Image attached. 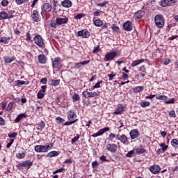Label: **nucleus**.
Instances as JSON below:
<instances>
[{"label":"nucleus","mask_w":178,"mask_h":178,"mask_svg":"<svg viewBox=\"0 0 178 178\" xmlns=\"http://www.w3.org/2000/svg\"><path fill=\"white\" fill-rule=\"evenodd\" d=\"M154 23L158 29H163V26H165V17H163V15L162 14L156 15L154 17Z\"/></svg>","instance_id":"nucleus-1"},{"label":"nucleus","mask_w":178,"mask_h":178,"mask_svg":"<svg viewBox=\"0 0 178 178\" xmlns=\"http://www.w3.org/2000/svg\"><path fill=\"white\" fill-rule=\"evenodd\" d=\"M31 166H33V161H31V160H26L25 161H23L22 163H18L16 165L19 170H23V169L24 168L29 170V169H30Z\"/></svg>","instance_id":"nucleus-2"},{"label":"nucleus","mask_w":178,"mask_h":178,"mask_svg":"<svg viewBox=\"0 0 178 178\" xmlns=\"http://www.w3.org/2000/svg\"><path fill=\"white\" fill-rule=\"evenodd\" d=\"M54 146V144H51V146L49 145H36L35 146V152L38 153H42V152H48L49 149H51V147Z\"/></svg>","instance_id":"nucleus-3"},{"label":"nucleus","mask_w":178,"mask_h":178,"mask_svg":"<svg viewBox=\"0 0 178 178\" xmlns=\"http://www.w3.org/2000/svg\"><path fill=\"white\" fill-rule=\"evenodd\" d=\"M33 40L35 44L38 45V47H39L40 48H45V43L44 42V39L40 35H35Z\"/></svg>","instance_id":"nucleus-4"},{"label":"nucleus","mask_w":178,"mask_h":178,"mask_svg":"<svg viewBox=\"0 0 178 178\" xmlns=\"http://www.w3.org/2000/svg\"><path fill=\"white\" fill-rule=\"evenodd\" d=\"M116 56H118V53H116V51H111L105 55L104 60L105 62H109L111 60H113Z\"/></svg>","instance_id":"nucleus-5"},{"label":"nucleus","mask_w":178,"mask_h":178,"mask_svg":"<svg viewBox=\"0 0 178 178\" xmlns=\"http://www.w3.org/2000/svg\"><path fill=\"white\" fill-rule=\"evenodd\" d=\"M175 3H177V1H176V0L161 1V6H162L163 8H166V6H173V5H175Z\"/></svg>","instance_id":"nucleus-6"},{"label":"nucleus","mask_w":178,"mask_h":178,"mask_svg":"<svg viewBox=\"0 0 178 178\" xmlns=\"http://www.w3.org/2000/svg\"><path fill=\"white\" fill-rule=\"evenodd\" d=\"M56 22H57L58 26H63V24H67L69 18L66 16H63V17H57L56 18Z\"/></svg>","instance_id":"nucleus-7"},{"label":"nucleus","mask_w":178,"mask_h":178,"mask_svg":"<svg viewBox=\"0 0 178 178\" xmlns=\"http://www.w3.org/2000/svg\"><path fill=\"white\" fill-rule=\"evenodd\" d=\"M31 17L33 19V22L38 23V22H41V16L40 15V13L37 10H34L32 12Z\"/></svg>","instance_id":"nucleus-8"},{"label":"nucleus","mask_w":178,"mask_h":178,"mask_svg":"<svg viewBox=\"0 0 178 178\" xmlns=\"http://www.w3.org/2000/svg\"><path fill=\"white\" fill-rule=\"evenodd\" d=\"M106 150L109 151L112 154H115L118 151V145L115 143L108 144L106 146Z\"/></svg>","instance_id":"nucleus-9"},{"label":"nucleus","mask_w":178,"mask_h":178,"mask_svg":"<svg viewBox=\"0 0 178 178\" xmlns=\"http://www.w3.org/2000/svg\"><path fill=\"white\" fill-rule=\"evenodd\" d=\"M90 60L81 61L79 63H74V69H81L83 66L88 65L90 63Z\"/></svg>","instance_id":"nucleus-10"},{"label":"nucleus","mask_w":178,"mask_h":178,"mask_svg":"<svg viewBox=\"0 0 178 178\" xmlns=\"http://www.w3.org/2000/svg\"><path fill=\"white\" fill-rule=\"evenodd\" d=\"M77 34L78 37H83V38H89L90 37V32L87 29L79 31Z\"/></svg>","instance_id":"nucleus-11"},{"label":"nucleus","mask_w":178,"mask_h":178,"mask_svg":"<svg viewBox=\"0 0 178 178\" xmlns=\"http://www.w3.org/2000/svg\"><path fill=\"white\" fill-rule=\"evenodd\" d=\"M129 136L131 137V140H136V138H138L140 137V132L138 129H132L129 132Z\"/></svg>","instance_id":"nucleus-12"},{"label":"nucleus","mask_w":178,"mask_h":178,"mask_svg":"<svg viewBox=\"0 0 178 178\" xmlns=\"http://www.w3.org/2000/svg\"><path fill=\"white\" fill-rule=\"evenodd\" d=\"M42 90H39L37 94V97L38 99H42L44 97H45V91H47V86H42L41 87Z\"/></svg>","instance_id":"nucleus-13"},{"label":"nucleus","mask_w":178,"mask_h":178,"mask_svg":"<svg viewBox=\"0 0 178 178\" xmlns=\"http://www.w3.org/2000/svg\"><path fill=\"white\" fill-rule=\"evenodd\" d=\"M122 27L125 31H131V30H133V25L130 21H127L124 22Z\"/></svg>","instance_id":"nucleus-14"},{"label":"nucleus","mask_w":178,"mask_h":178,"mask_svg":"<svg viewBox=\"0 0 178 178\" xmlns=\"http://www.w3.org/2000/svg\"><path fill=\"white\" fill-rule=\"evenodd\" d=\"M38 60L41 65H45L48 60V58L44 54H39L38 56Z\"/></svg>","instance_id":"nucleus-15"},{"label":"nucleus","mask_w":178,"mask_h":178,"mask_svg":"<svg viewBox=\"0 0 178 178\" xmlns=\"http://www.w3.org/2000/svg\"><path fill=\"white\" fill-rule=\"evenodd\" d=\"M6 19H13V16H9L6 11L0 12V20H6Z\"/></svg>","instance_id":"nucleus-16"},{"label":"nucleus","mask_w":178,"mask_h":178,"mask_svg":"<svg viewBox=\"0 0 178 178\" xmlns=\"http://www.w3.org/2000/svg\"><path fill=\"white\" fill-rule=\"evenodd\" d=\"M42 10H44V12L49 13L52 10V6H51V4H49V3H45L42 7Z\"/></svg>","instance_id":"nucleus-17"},{"label":"nucleus","mask_w":178,"mask_h":178,"mask_svg":"<svg viewBox=\"0 0 178 178\" xmlns=\"http://www.w3.org/2000/svg\"><path fill=\"white\" fill-rule=\"evenodd\" d=\"M124 111H126V106H124L123 104H121L117 108V111H115L113 113L114 115H122V113H123Z\"/></svg>","instance_id":"nucleus-18"},{"label":"nucleus","mask_w":178,"mask_h":178,"mask_svg":"<svg viewBox=\"0 0 178 178\" xmlns=\"http://www.w3.org/2000/svg\"><path fill=\"white\" fill-rule=\"evenodd\" d=\"M52 66L55 69H58V67L60 66V57H56L54 58V60L52 61Z\"/></svg>","instance_id":"nucleus-19"},{"label":"nucleus","mask_w":178,"mask_h":178,"mask_svg":"<svg viewBox=\"0 0 178 178\" xmlns=\"http://www.w3.org/2000/svg\"><path fill=\"white\" fill-rule=\"evenodd\" d=\"M72 5L73 3H72V1L70 0H64L61 2V6H63V8H72Z\"/></svg>","instance_id":"nucleus-20"},{"label":"nucleus","mask_w":178,"mask_h":178,"mask_svg":"<svg viewBox=\"0 0 178 178\" xmlns=\"http://www.w3.org/2000/svg\"><path fill=\"white\" fill-rule=\"evenodd\" d=\"M149 170L153 175H156V173L161 172V167L159 165H152L149 168Z\"/></svg>","instance_id":"nucleus-21"},{"label":"nucleus","mask_w":178,"mask_h":178,"mask_svg":"<svg viewBox=\"0 0 178 178\" xmlns=\"http://www.w3.org/2000/svg\"><path fill=\"white\" fill-rule=\"evenodd\" d=\"M144 15H145V12L144 10H138L134 15V19H143L144 17Z\"/></svg>","instance_id":"nucleus-22"},{"label":"nucleus","mask_w":178,"mask_h":178,"mask_svg":"<svg viewBox=\"0 0 178 178\" xmlns=\"http://www.w3.org/2000/svg\"><path fill=\"white\" fill-rule=\"evenodd\" d=\"M143 62H145V60L143 58L140 60H136L132 62V63L131 64V67H136V66H138V65L143 63Z\"/></svg>","instance_id":"nucleus-23"},{"label":"nucleus","mask_w":178,"mask_h":178,"mask_svg":"<svg viewBox=\"0 0 178 178\" xmlns=\"http://www.w3.org/2000/svg\"><path fill=\"white\" fill-rule=\"evenodd\" d=\"M27 118V114L26 113H21V114H19L17 118H15V123H19V122H20V120H22V119L23 118Z\"/></svg>","instance_id":"nucleus-24"},{"label":"nucleus","mask_w":178,"mask_h":178,"mask_svg":"<svg viewBox=\"0 0 178 178\" xmlns=\"http://www.w3.org/2000/svg\"><path fill=\"white\" fill-rule=\"evenodd\" d=\"M136 152L138 155H141V154H148V151L144 149L143 146H140V148H136Z\"/></svg>","instance_id":"nucleus-25"},{"label":"nucleus","mask_w":178,"mask_h":178,"mask_svg":"<svg viewBox=\"0 0 178 178\" xmlns=\"http://www.w3.org/2000/svg\"><path fill=\"white\" fill-rule=\"evenodd\" d=\"M120 141L124 144V145H127V143L129 142V139L127 138V136L124 134H122L120 136Z\"/></svg>","instance_id":"nucleus-26"},{"label":"nucleus","mask_w":178,"mask_h":178,"mask_svg":"<svg viewBox=\"0 0 178 178\" xmlns=\"http://www.w3.org/2000/svg\"><path fill=\"white\" fill-rule=\"evenodd\" d=\"M36 129L37 130H39L40 131H42V129L44 127H45V122L44 121H41L40 123L36 124Z\"/></svg>","instance_id":"nucleus-27"},{"label":"nucleus","mask_w":178,"mask_h":178,"mask_svg":"<svg viewBox=\"0 0 178 178\" xmlns=\"http://www.w3.org/2000/svg\"><path fill=\"white\" fill-rule=\"evenodd\" d=\"M4 60H5L6 63H12V62H13V60H16V57H15V56L9 57V56H6L4 57Z\"/></svg>","instance_id":"nucleus-28"},{"label":"nucleus","mask_w":178,"mask_h":178,"mask_svg":"<svg viewBox=\"0 0 178 178\" xmlns=\"http://www.w3.org/2000/svg\"><path fill=\"white\" fill-rule=\"evenodd\" d=\"M60 83V80L59 79H56V80L51 79V81H49V85L53 86L54 87H56V86H59Z\"/></svg>","instance_id":"nucleus-29"},{"label":"nucleus","mask_w":178,"mask_h":178,"mask_svg":"<svg viewBox=\"0 0 178 178\" xmlns=\"http://www.w3.org/2000/svg\"><path fill=\"white\" fill-rule=\"evenodd\" d=\"M93 23L96 27H102V25H104V21L101 19H95Z\"/></svg>","instance_id":"nucleus-30"},{"label":"nucleus","mask_w":178,"mask_h":178,"mask_svg":"<svg viewBox=\"0 0 178 178\" xmlns=\"http://www.w3.org/2000/svg\"><path fill=\"white\" fill-rule=\"evenodd\" d=\"M134 92H141V91H144V86H136L132 88Z\"/></svg>","instance_id":"nucleus-31"},{"label":"nucleus","mask_w":178,"mask_h":178,"mask_svg":"<svg viewBox=\"0 0 178 178\" xmlns=\"http://www.w3.org/2000/svg\"><path fill=\"white\" fill-rule=\"evenodd\" d=\"M58 155H59V152L51 151L48 153L47 156H49V158H54V156H58Z\"/></svg>","instance_id":"nucleus-32"},{"label":"nucleus","mask_w":178,"mask_h":178,"mask_svg":"<svg viewBox=\"0 0 178 178\" xmlns=\"http://www.w3.org/2000/svg\"><path fill=\"white\" fill-rule=\"evenodd\" d=\"M75 116H77V115H76V112L74 111L70 110L68 112L67 118H68L69 120H70V119H73V118H74Z\"/></svg>","instance_id":"nucleus-33"},{"label":"nucleus","mask_w":178,"mask_h":178,"mask_svg":"<svg viewBox=\"0 0 178 178\" xmlns=\"http://www.w3.org/2000/svg\"><path fill=\"white\" fill-rule=\"evenodd\" d=\"M16 158H17V159H24V158H26V153L25 152H22V153H17L15 154Z\"/></svg>","instance_id":"nucleus-34"},{"label":"nucleus","mask_w":178,"mask_h":178,"mask_svg":"<svg viewBox=\"0 0 178 178\" xmlns=\"http://www.w3.org/2000/svg\"><path fill=\"white\" fill-rule=\"evenodd\" d=\"M156 99L159 101H166L168 99V96L165 95H156Z\"/></svg>","instance_id":"nucleus-35"},{"label":"nucleus","mask_w":178,"mask_h":178,"mask_svg":"<svg viewBox=\"0 0 178 178\" xmlns=\"http://www.w3.org/2000/svg\"><path fill=\"white\" fill-rule=\"evenodd\" d=\"M142 108H147V106H149L151 103L149 102H141L140 104Z\"/></svg>","instance_id":"nucleus-36"},{"label":"nucleus","mask_w":178,"mask_h":178,"mask_svg":"<svg viewBox=\"0 0 178 178\" xmlns=\"http://www.w3.org/2000/svg\"><path fill=\"white\" fill-rule=\"evenodd\" d=\"M82 95L85 97V98H90V95H91V92L88 91V90H85L83 92Z\"/></svg>","instance_id":"nucleus-37"},{"label":"nucleus","mask_w":178,"mask_h":178,"mask_svg":"<svg viewBox=\"0 0 178 178\" xmlns=\"http://www.w3.org/2000/svg\"><path fill=\"white\" fill-rule=\"evenodd\" d=\"M85 16L86 14L84 13H79L74 17V19H76V20H79L80 19H83V17H84Z\"/></svg>","instance_id":"nucleus-38"},{"label":"nucleus","mask_w":178,"mask_h":178,"mask_svg":"<svg viewBox=\"0 0 178 178\" xmlns=\"http://www.w3.org/2000/svg\"><path fill=\"white\" fill-rule=\"evenodd\" d=\"M111 29H112L113 31H115V33H119V31L120 30L119 26H118V25H116V24H113L111 26Z\"/></svg>","instance_id":"nucleus-39"},{"label":"nucleus","mask_w":178,"mask_h":178,"mask_svg":"<svg viewBox=\"0 0 178 178\" xmlns=\"http://www.w3.org/2000/svg\"><path fill=\"white\" fill-rule=\"evenodd\" d=\"M101 94V92H90V98H94V97H98Z\"/></svg>","instance_id":"nucleus-40"},{"label":"nucleus","mask_w":178,"mask_h":178,"mask_svg":"<svg viewBox=\"0 0 178 178\" xmlns=\"http://www.w3.org/2000/svg\"><path fill=\"white\" fill-rule=\"evenodd\" d=\"M102 134H104V133L102 132V129H100L98 131L97 133L92 134L91 137H99V136H102Z\"/></svg>","instance_id":"nucleus-41"},{"label":"nucleus","mask_w":178,"mask_h":178,"mask_svg":"<svg viewBox=\"0 0 178 178\" xmlns=\"http://www.w3.org/2000/svg\"><path fill=\"white\" fill-rule=\"evenodd\" d=\"M171 145H172V147H174V148H177V147H178V140H177V139H173L171 141Z\"/></svg>","instance_id":"nucleus-42"},{"label":"nucleus","mask_w":178,"mask_h":178,"mask_svg":"<svg viewBox=\"0 0 178 178\" xmlns=\"http://www.w3.org/2000/svg\"><path fill=\"white\" fill-rule=\"evenodd\" d=\"M50 3H53L54 10H56V7L58 6V1H56V0H50Z\"/></svg>","instance_id":"nucleus-43"},{"label":"nucleus","mask_w":178,"mask_h":178,"mask_svg":"<svg viewBox=\"0 0 178 178\" xmlns=\"http://www.w3.org/2000/svg\"><path fill=\"white\" fill-rule=\"evenodd\" d=\"M72 99L73 101H80V95L77 93H74V95L72 96Z\"/></svg>","instance_id":"nucleus-44"},{"label":"nucleus","mask_w":178,"mask_h":178,"mask_svg":"<svg viewBox=\"0 0 178 178\" xmlns=\"http://www.w3.org/2000/svg\"><path fill=\"white\" fill-rule=\"evenodd\" d=\"M0 43L9 44V41H7L6 37H0Z\"/></svg>","instance_id":"nucleus-45"},{"label":"nucleus","mask_w":178,"mask_h":178,"mask_svg":"<svg viewBox=\"0 0 178 178\" xmlns=\"http://www.w3.org/2000/svg\"><path fill=\"white\" fill-rule=\"evenodd\" d=\"M79 119H76L75 120L73 121H70V122H66L63 124L64 126H70V124H73L74 123H76Z\"/></svg>","instance_id":"nucleus-46"},{"label":"nucleus","mask_w":178,"mask_h":178,"mask_svg":"<svg viewBox=\"0 0 178 178\" xmlns=\"http://www.w3.org/2000/svg\"><path fill=\"white\" fill-rule=\"evenodd\" d=\"M24 84H26V81H24L17 80L15 81V86H24Z\"/></svg>","instance_id":"nucleus-47"},{"label":"nucleus","mask_w":178,"mask_h":178,"mask_svg":"<svg viewBox=\"0 0 178 178\" xmlns=\"http://www.w3.org/2000/svg\"><path fill=\"white\" fill-rule=\"evenodd\" d=\"M116 137V135H115V134L113 133H111L108 136V138H107V140H108V141H113V138H115Z\"/></svg>","instance_id":"nucleus-48"},{"label":"nucleus","mask_w":178,"mask_h":178,"mask_svg":"<svg viewBox=\"0 0 178 178\" xmlns=\"http://www.w3.org/2000/svg\"><path fill=\"white\" fill-rule=\"evenodd\" d=\"M108 5V1H104L102 3H99L97 4V6H99L100 8H104Z\"/></svg>","instance_id":"nucleus-49"},{"label":"nucleus","mask_w":178,"mask_h":178,"mask_svg":"<svg viewBox=\"0 0 178 178\" xmlns=\"http://www.w3.org/2000/svg\"><path fill=\"white\" fill-rule=\"evenodd\" d=\"M79 138H80V135L76 134V136L74 137L72 140H71V143L72 144H74V143H76V141L79 140Z\"/></svg>","instance_id":"nucleus-50"},{"label":"nucleus","mask_w":178,"mask_h":178,"mask_svg":"<svg viewBox=\"0 0 178 178\" xmlns=\"http://www.w3.org/2000/svg\"><path fill=\"white\" fill-rule=\"evenodd\" d=\"M160 147H161V151L163 152H165L168 149V145H165V143L160 144Z\"/></svg>","instance_id":"nucleus-51"},{"label":"nucleus","mask_w":178,"mask_h":178,"mask_svg":"<svg viewBox=\"0 0 178 178\" xmlns=\"http://www.w3.org/2000/svg\"><path fill=\"white\" fill-rule=\"evenodd\" d=\"M134 155V150H131L128 152V153L126 154L127 158H131Z\"/></svg>","instance_id":"nucleus-52"},{"label":"nucleus","mask_w":178,"mask_h":178,"mask_svg":"<svg viewBox=\"0 0 178 178\" xmlns=\"http://www.w3.org/2000/svg\"><path fill=\"white\" fill-rule=\"evenodd\" d=\"M27 0H15V3L17 5H23V3H26Z\"/></svg>","instance_id":"nucleus-53"},{"label":"nucleus","mask_w":178,"mask_h":178,"mask_svg":"<svg viewBox=\"0 0 178 178\" xmlns=\"http://www.w3.org/2000/svg\"><path fill=\"white\" fill-rule=\"evenodd\" d=\"M12 109H13V103L10 102V103H8V104L6 111H12Z\"/></svg>","instance_id":"nucleus-54"},{"label":"nucleus","mask_w":178,"mask_h":178,"mask_svg":"<svg viewBox=\"0 0 178 178\" xmlns=\"http://www.w3.org/2000/svg\"><path fill=\"white\" fill-rule=\"evenodd\" d=\"M9 138H16L17 137V132H13V134H8Z\"/></svg>","instance_id":"nucleus-55"},{"label":"nucleus","mask_w":178,"mask_h":178,"mask_svg":"<svg viewBox=\"0 0 178 178\" xmlns=\"http://www.w3.org/2000/svg\"><path fill=\"white\" fill-rule=\"evenodd\" d=\"M50 26H51V27H52V29H56V27H58V22L56 21V22H51Z\"/></svg>","instance_id":"nucleus-56"},{"label":"nucleus","mask_w":178,"mask_h":178,"mask_svg":"<svg viewBox=\"0 0 178 178\" xmlns=\"http://www.w3.org/2000/svg\"><path fill=\"white\" fill-rule=\"evenodd\" d=\"M103 81H98L94 86L93 88H101V84H102Z\"/></svg>","instance_id":"nucleus-57"},{"label":"nucleus","mask_w":178,"mask_h":178,"mask_svg":"<svg viewBox=\"0 0 178 178\" xmlns=\"http://www.w3.org/2000/svg\"><path fill=\"white\" fill-rule=\"evenodd\" d=\"M26 41H33V40H31V34H30V31H28V32L26 33Z\"/></svg>","instance_id":"nucleus-58"},{"label":"nucleus","mask_w":178,"mask_h":178,"mask_svg":"<svg viewBox=\"0 0 178 178\" xmlns=\"http://www.w3.org/2000/svg\"><path fill=\"white\" fill-rule=\"evenodd\" d=\"M64 170H65V169L63 168L58 169V170H55L54 172H53V175H56V173H62Z\"/></svg>","instance_id":"nucleus-59"},{"label":"nucleus","mask_w":178,"mask_h":178,"mask_svg":"<svg viewBox=\"0 0 178 178\" xmlns=\"http://www.w3.org/2000/svg\"><path fill=\"white\" fill-rule=\"evenodd\" d=\"M56 120L57 123H63V122H65V119H63L60 117H57L56 118Z\"/></svg>","instance_id":"nucleus-60"},{"label":"nucleus","mask_w":178,"mask_h":178,"mask_svg":"<svg viewBox=\"0 0 178 178\" xmlns=\"http://www.w3.org/2000/svg\"><path fill=\"white\" fill-rule=\"evenodd\" d=\"M9 4V1H8V0H3L1 3V6H8V5Z\"/></svg>","instance_id":"nucleus-61"},{"label":"nucleus","mask_w":178,"mask_h":178,"mask_svg":"<svg viewBox=\"0 0 178 178\" xmlns=\"http://www.w3.org/2000/svg\"><path fill=\"white\" fill-rule=\"evenodd\" d=\"M165 104H175V98H171L169 100L165 101Z\"/></svg>","instance_id":"nucleus-62"},{"label":"nucleus","mask_w":178,"mask_h":178,"mask_svg":"<svg viewBox=\"0 0 178 178\" xmlns=\"http://www.w3.org/2000/svg\"><path fill=\"white\" fill-rule=\"evenodd\" d=\"M98 161H95L92 163V168L94 169L95 168H98Z\"/></svg>","instance_id":"nucleus-63"},{"label":"nucleus","mask_w":178,"mask_h":178,"mask_svg":"<svg viewBox=\"0 0 178 178\" xmlns=\"http://www.w3.org/2000/svg\"><path fill=\"white\" fill-rule=\"evenodd\" d=\"M116 76V74H113V72H111L110 74H108L109 80L111 81V80H113V77Z\"/></svg>","instance_id":"nucleus-64"}]
</instances>
